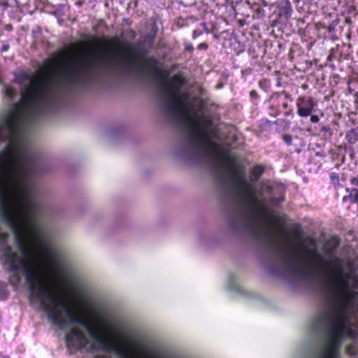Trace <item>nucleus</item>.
Returning a JSON list of instances; mask_svg holds the SVG:
<instances>
[{"label": "nucleus", "mask_w": 358, "mask_h": 358, "mask_svg": "<svg viewBox=\"0 0 358 358\" xmlns=\"http://www.w3.org/2000/svg\"><path fill=\"white\" fill-rule=\"evenodd\" d=\"M185 83L181 75H175L171 79L159 84V96L164 111L175 124L185 125L186 150L196 159L208 157L210 152H219V146L210 137L207 127L203 125L199 115L206 106V101L196 97L191 99L188 94L181 92Z\"/></svg>", "instance_id": "nucleus-1"}, {"label": "nucleus", "mask_w": 358, "mask_h": 358, "mask_svg": "<svg viewBox=\"0 0 358 358\" xmlns=\"http://www.w3.org/2000/svg\"><path fill=\"white\" fill-rule=\"evenodd\" d=\"M250 234L265 249L275 257V238L273 231H243Z\"/></svg>", "instance_id": "nucleus-2"}, {"label": "nucleus", "mask_w": 358, "mask_h": 358, "mask_svg": "<svg viewBox=\"0 0 358 358\" xmlns=\"http://www.w3.org/2000/svg\"><path fill=\"white\" fill-rule=\"evenodd\" d=\"M301 102L300 103H297L298 115L301 117L309 116L315 106L313 99L309 97L307 100L301 99Z\"/></svg>", "instance_id": "nucleus-3"}, {"label": "nucleus", "mask_w": 358, "mask_h": 358, "mask_svg": "<svg viewBox=\"0 0 358 358\" xmlns=\"http://www.w3.org/2000/svg\"><path fill=\"white\" fill-rule=\"evenodd\" d=\"M350 183L355 186L350 192L349 196L354 203H358V176L350 179Z\"/></svg>", "instance_id": "nucleus-4"}, {"label": "nucleus", "mask_w": 358, "mask_h": 358, "mask_svg": "<svg viewBox=\"0 0 358 358\" xmlns=\"http://www.w3.org/2000/svg\"><path fill=\"white\" fill-rule=\"evenodd\" d=\"M292 8L289 0H282L280 7V15L289 16L291 14Z\"/></svg>", "instance_id": "nucleus-5"}, {"label": "nucleus", "mask_w": 358, "mask_h": 358, "mask_svg": "<svg viewBox=\"0 0 358 358\" xmlns=\"http://www.w3.org/2000/svg\"><path fill=\"white\" fill-rule=\"evenodd\" d=\"M264 171V169L261 166H255L252 170L250 180L252 181L257 180Z\"/></svg>", "instance_id": "nucleus-6"}, {"label": "nucleus", "mask_w": 358, "mask_h": 358, "mask_svg": "<svg viewBox=\"0 0 358 358\" xmlns=\"http://www.w3.org/2000/svg\"><path fill=\"white\" fill-rule=\"evenodd\" d=\"M345 138L350 144H354L357 141V134L352 129L346 133Z\"/></svg>", "instance_id": "nucleus-7"}, {"label": "nucleus", "mask_w": 358, "mask_h": 358, "mask_svg": "<svg viewBox=\"0 0 358 358\" xmlns=\"http://www.w3.org/2000/svg\"><path fill=\"white\" fill-rule=\"evenodd\" d=\"M3 92L5 95L8 96L10 99H13L17 94L16 90H15L13 87L9 86H5L3 87Z\"/></svg>", "instance_id": "nucleus-8"}, {"label": "nucleus", "mask_w": 358, "mask_h": 358, "mask_svg": "<svg viewBox=\"0 0 358 358\" xmlns=\"http://www.w3.org/2000/svg\"><path fill=\"white\" fill-rule=\"evenodd\" d=\"M345 352L349 355H355L357 353L356 348L354 345H348L346 347Z\"/></svg>", "instance_id": "nucleus-9"}, {"label": "nucleus", "mask_w": 358, "mask_h": 358, "mask_svg": "<svg viewBox=\"0 0 358 358\" xmlns=\"http://www.w3.org/2000/svg\"><path fill=\"white\" fill-rule=\"evenodd\" d=\"M282 139L287 145H290L292 143V137L291 135L284 134L282 136Z\"/></svg>", "instance_id": "nucleus-10"}, {"label": "nucleus", "mask_w": 358, "mask_h": 358, "mask_svg": "<svg viewBox=\"0 0 358 358\" xmlns=\"http://www.w3.org/2000/svg\"><path fill=\"white\" fill-rule=\"evenodd\" d=\"M321 131L324 133H329V135H331V128L329 126H322L320 129Z\"/></svg>", "instance_id": "nucleus-11"}, {"label": "nucleus", "mask_w": 358, "mask_h": 358, "mask_svg": "<svg viewBox=\"0 0 358 358\" xmlns=\"http://www.w3.org/2000/svg\"><path fill=\"white\" fill-rule=\"evenodd\" d=\"M319 117L317 115H313L310 117V121L313 123H317L319 122Z\"/></svg>", "instance_id": "nucleus-12"}, {"label": "nucleus", "mask_w": 358, "mask_h": 358, "mask_svg": "<svg viewBox=\"0 0 358 358\" xmlns=\"http://www.w3.org/2000/svg\"><path fill=\"white\" fill-rule=\"evenodd\" d=\"M208 48V45L205 43H200L198 45V48L199 50H206Z\"/></svg>", "instance_id": "nucleus-13"}, {"label": "nucleus", "mask_w": 358, "mask_h": 358, "mask_svg": "<svg viewBox=\"0 0 358 358\" xmlns=\"http://www.w3.org/2000/svg\"><path fill=\"white\" fill-rule=\"evenodd\" d=\"M250 95L253 99H257L258 96L257 92L255 90L251 91Z\"/></svg>", "instance_id": "nucleus-14"}, {"label": "nucleus", "mask_w": 358, "mask_h": 358, "mask_svg": "<svg viewBox=\"0 0 358 358\" xmlns=\"http://www.w3.org/2000/svg\"><path fill=\"white\" fill-rule=\"evenodd\" d=\"M9 45H3L1 48V52H6L8 50Z\"/></svg>", "instance_id": "nucleus-15"}, {"label": "nucleus", "mask_w": 358, "mask_h": 358, "mask_svg": "<svg viewBox=\"0 0 358 358\" xmlns=\"http://www.w3.org/2000/svg\"><path fill=\"white\" fill-rule=\"evenodd\" d=\"M225 158H226L227 160H229V161H231L232 160L229 154L226 155H225Z\"/></svg>", "instance_id": "nucleus-16"}, {"label": "nucleus", "mask_w": 358, "mask_h": 358, "mask_svg": "<svg viewBox=\"0 0 358 358\" xmlns=\"http://www.w3.org/2000/svg\"><path fill=\"white\" fill-rule=\"evenodd\" d=\"M187 50H193V47L192 45L189 46V47H187Z\"/></svg>", "instance_id": "nucleus-17"}, {"label": "nucleus", "mask_w": 358, "mask_h": 358, "mask_svg": "<svg viewBox=\"0 0 358 358\" xmlns=\"http://www.w3.org/2000/svg\"><path fill=\"white\" fill-rule=\"evenodd\" d=\"M221 180L223 181V182H227V178H221Z\"/></svg>", "instance_id": "nucleus-18"}, {"label": "nucleus", "mask_w": 358, "mask_h": 358, "mask_svg": "<svg viewBox=\"0 0 358 358\" xmlns=\"http://www.w3.org/2000/svg\"><path fill=\"white\" fill-rule=\"evenodd\" d=\"M348 265H349L350 271H352V264L351 263H348Z\"/></svg>", "instance_id": "nucleus-19"}, {"label": "nucleus", "mask_w": 358, "mask_h": 358, "mask_svg": "<svg viewBox=\"0 0 358 358\" xmlns=\"http://www.w3.org/2000/svg\"><path fill=\"white\" fill-rule=\"evenodd\" d=\"M329 31L332 30V28L329 27Z\"/></svg>", "instance_id": "nucleus-20"}, {"label": "nucleus", "mask_w": 358, "mask_h": 358, "mask_svg": "<svg viewBox=\"0 0 358 358\" xmlns=\"http://www.w3.org/2000/svg\"><path fill=\"white\" fill-rule=\"evenodd\" d=\"M15 2H17V0H14Z\"/></svg>", "instance_id": "nucleus-21"}, {"label": "nucleus", "mask_w": 358, "mask_h": 358, "mask_svg": "<svg viewBox=\"0 0 358 358\" xmlns=\"http://www.w3.org/2000/svg\"><path fill=\"white\" fill-rule=\"evenodd\" d=\"M357 34H358V28H357Z\"/></svg>", "instance_id": "nucleus-22"}]
</instances>
